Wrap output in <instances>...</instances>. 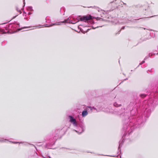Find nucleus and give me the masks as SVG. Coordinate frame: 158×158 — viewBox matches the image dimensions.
Segmentation results:
<instances>
[{
  "label": "nucleus",
  "instance_id": "nucleus-7",
  "mask_svg": "<svg viewBox=\"0 0 158 158\" xmlns=\"http://www.w3.org/2000/svg\"><path fill=\"white\" fill-rule=\"evenodd\" d=\"M76 131L79 134L83 132V131L82 130L80 131Z\"/></svg>",
  "mask_w": 158,
  "mask_h": 158
},
{
  "label": "nucleus",
  "instance_id": "nucleus-8",
  "mask_svg": "<svg viewBox=\"0 0 158 158\" xmlns=\"http://www.w3.org/2000/svg\"><path fill=\"white\" fill-rule=\"evenodd\" d=\"M13 143H17V142H13Z\"/></svg>",
  "mask_w": 158,
  "mask_h": 158
},
{
  "label": "nucleus",
  "instance_id": "nucleus-5",
  "mask_svg": "<svg viewBox=\"0 0 158 158\" xmlns=\"http://www.w3.org/2000/svg\"><path fill=\"white\" fill-rule=\"evenodd\" d=\"M7 141V140L6 139H4L3 138H0V142L3 143V142H6Z\"/></svg>",
  "mask_w": 158,
  "mask_h": 158
},
{
  "label": "nucleus",
  "instance_id": "nucleus-12",
  "mask_svg": "<svg viewBox=\"0 0 158 158\" xmlns=\"http://www.w3.org/2000/svg\"><path fill=\"white\" fill-rule=\"evenodd\" d=\"M63 22V23H64V22H64H64Z\"/></svg>",
  "mask_w": 158,
  "mask_h": 158
},
{
  "label": "nucleus",
  "instance_id": "nucleus-1",
  "mask_svg": "<svg viewBox=\"0 0 158 158\" xmlns=\"http://www.w3.org/2000/svg\"><path fill=\"white\" fill-rule=\"evenodd\" d=\"M93 18V17H92L91 15H87L81 17L80 18V20L81 21H85L92 19Z\"/></svg>",
  "mask_w": 158,
  "mask_h": 158
},
{
  "label": "nucleus",
  "instance_id": "nucleus-2",
  "mask_svg": "<svg viewBox=\"0 0 158 158\" xmlns=\"http://www.w3.org/2000/svg\"><path fill=\"white\" fill-rule=\"evenodd\" d=\"M69 118L70 119V122L73 123V125L77 127V124L76 123V121L75 119L72 116L69 115Z\"/></svg>",
  "mask_w": 158,
  "mask_h": 158
},
{
  "label": "nucleus",
  "instance_id": "nucleus-4",
  "mask_svg": "<svg viewBox=\"0 0 158 158\" xmlns=\"http://www.w3.org/2000/svg\"><path fill=\"white\" fill-rule=\"evenodd\" d=\"M114 105L115 106L118 107L120 106L121 105V104L119 102H118V103L117 102H116L114 103Z\"/></svg>",
  "mask_w": 158,
  "mask_h": 158
},
{
  "label": "nucleus",
  "instance_id": "nucleus-11",
  "mask_svg": "<svg viewBox=\"0 0 158 158\" xmlns=\"http://www.w3.org/2000/svg\"><path fill=\"white\" fill-rule=\"evenodd\" d=\"M24 28H28V27H24Z\"/></svg>",
  "mask_w": 158,
  "mask_h": 158
},
{
  "label": "nucleus",
  "instance_id": "nucleus-10",
  "mask_svg": "<svg viewBox=\"0 0 158 158\" xmlns=\"http://www.w3.org/2000/svg\"><path fill=\"white\" fill-rule=\"evenodd\" d=\"M35 27H33V28H32V29H34Z\"/></svg>",
  "mask_w": 158,
  "mask_h": 158
},
{
  "label": "nucleus",
  "instance_id": "nucleus-9",
  "mask_svg": "<svg viewBox=\"0 0 158 158\" xmlns=\"http://www.w3.org/2000/svg\"><path fill=\"white\" fill-rule=\"evenodd\" d=\"M144 62V61H143L141 63H140V64H142V63H143Z\"/></svg>",
  "mask_w": 158,
  "mask_h": 158
},
{
  "label": "nucleus",
  "instance_id": "nucleus-3",
  "mask_svg": "<svg viewBox=\"0 0 158 158\" xmlns=\"http://www.w3.org/2000/svg\"><path fill=\"white\" fill-rule=\"evenodd\" d=\"M88 112L87 111H83L82 112V115L83 117H84L88 114Z\"/></svg>",
  "mask_w": 158,
  "mask_h": 158
},
{
  "label": "nucleus",
  "instance_id": "nucleus-6",
  "mask_svg": "<svg viewBox=\"0 0 158 158\" xmlns=\"http://www.w3.org/2000/svg\"><path fill=\"white\" fill-rule=\"evenodd\" d=\"M60 23H53V24H52L50 25V26H48V25H45V27H50V26H53L54 25H60Z\"/></svg>",
  "mask_w": 158,
  "mask_h": 158
}]
</instances>
